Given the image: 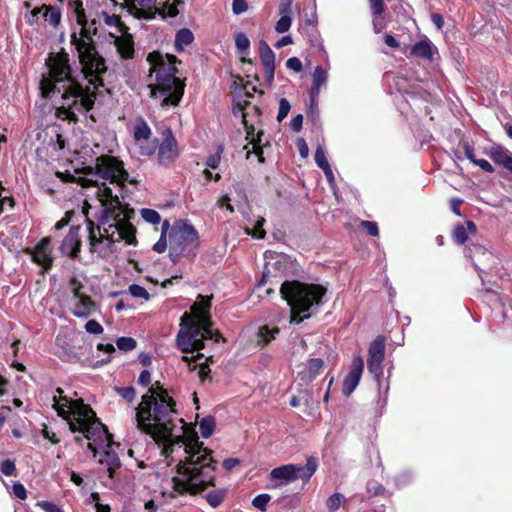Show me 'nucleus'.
I'll use <instances>...</instances> for the list:
<instances>
[{
	"instance_id": "f257e3e1",
	"label": "nucleus",
	"mask_w": 512,
	"mask_h": 512,
	"mask_svg": "<svg viewBox=\"0 0 512 512\" xmlns=\"http://www.w3.org/2000/svg\"><path fill=\"white\" fill-rule=\"evenodd\" d=\"M102 32L99 11L86 14L72 28L71 45L78 53L81 69L73 70L67 53L50 58L48 71L40 80V94L55 107V115L62 120L76 122L79 114H85L94 106L96 95L90 86L103 85L102 76L107 72L105 59L96 49L93 37Z\"/></svg>"
},
{
	"instance_id": "f03ea898",
	"label": "nucleus",
	"mask_w": 512,
	"mask_h": 512,
	"mask_svg": "<svg viewBox=\"0 0 512 512\" xmlns=\"http://www.w3.org/2000/svg\"><path fill=\"white\" fill-rule=\"evenodd\" d=\"M137 427L163 442L165 453H173L176 445L184 447L185 460L177 464L171 478L170 495L197 494L215 481V461L212 451L200 442L196 434L186 436L185 423L176 409V402L160 382H155L135 408Z\"/></svg>"
},
{
	"instance_id": "7ed1b4c3",
	"label": "nucleus",
	"mask_w": 512,
	"mask_h": 512,
	"mask_svg": "<svg viewBox=\"0 0 512 512\" xmlns=\"http://www.w3.org/2000/svg\"><path fill=\"white\" fill-rule=\"evenodd\" d=\"M53 395L52 407L58 415L65 419L70 430L79 432L89 441L88 448L93 452L94 457L100 456L99 462L105 465V475L101 477L102 484L119 494H126L131 491L130 482L125 487H119L114 481L115 474L121 463L117 453L113 450L114 442L107 427L97 418L93 409L84 403L82 399H70L63 396V390L57 388Z\"/></svg>"
},
{
	"instance_id": "20e7f679",
	"label": "nucleus",
	"mask_w": 512,
	"mask_h": 512,
	"mask_svg": "<svg viewBox=\"0 0 512 512\" xmlns=\"http://www.w3.org/2000/svg\"><path fill=\"white\" fill-rule=\"evenodd\" d=\"M126 183L136 186L139 182L134 177L130 178L123 161L110 155L97 157L83 178L84 187L95 189L94 194L102 209H106L110 204L113 210L131 209L129 204L120 200L118 194Z\"/></svg>"
},
{
	"instance_id": "39448f33",
	"label": "nucleus",
	"mask_w": 512,
	"mask_h": 512,
	"mask_svg": "<svg viewBox=\"0 0 512 512\" xmlns=\"http://www.w3.org/2000/svg\"><path fill=\"white\" fill-rule=\"evenodd\" d=\"M134 209L113 210L111 205L101 209L96 228L88 222L90 251L101 258H107L116 251L115 244L124 241L135 245L136 228L131 223Z\"/></svg>"
},
{
	"instance_id": "423d86ee",
	"label": "nucleus",
	"mask_w": 512,
	"mask_h": 512,
	"mask_svg": "<svg viewBox=\"0 0 512 512\" xmlns=\"http://www.w3.org/2000/svg\"><path fill=\"white\" fill-rule=\"evenodd\" d=\"M150 64L149 97L163 108L177 106L184 94L185 83L176 76L178 59L174 55L152 52L147 56Z\"/></svg>"
},
{
	"instance_id": "0eeeda50",
	"label": "nucleus",
	"mask_w": 512,
	"mask_h": 512,
	"mask_svg": "<svg viewBox=\"0 0 512 512\" xmlns=\"http://www.w3.org/2000/svg\"><path fill=\"white\" fill-rule=\"evenodd\" d=\"M202 313L197 321L182 327L177 334V347L182 352L199 351L205 347L206 341L218 342L221 338L220 333L212 329L209 317L204 313L211 306V299L202 295L198 296V302Z\"/></svg>"
},
{
	"instance_id": "6e6552de",
	"label": "nucleus",
	"mask_w": 512,
	"mask_h": 512,
	"mask_svg": "<svg viewBox=\"0 0 512 512\" xmlns=\"http://www.w3.org/2000/svg\"><path fill=\"white\" fill-rule=\"evenodd\" d=\"M326 290L317 284H307L298 280H283L280 293L291 307V311L307 312L318 306Z\"/></svg>"
},
{
	"instance_id": "1a4fd4ad",
	"label": "nucleus",
	"mask_w": 512,
	"mask_h": 512,
	"mask_svg": "<svg viewBox=\"0 0 512 512\" xmlns=\"http://www.w3.org/2000/svg\"><path fill=\"white\" fill-rule=\"evenodd\" d=\"M265 266L262 274V278L258 283V286L265 285L267 283L281 285V281L289 280V277L296 276L299 271V265L296 260L283 253L266 252Z\"/></svg>"
},
{
	"instance_id": "9d476101",
	"label": "nucleus",
	"mask_w": 512,
	"mask_h": 512,
	"mask_svg": "<svg viewBox=\"0 0 512 512\" xmlns=\"http://www.w3.org/2000/svg\"><path fill=\"white\" fill-rule=\"evenodd\" d=\"M70 295L67 298V307L71 314L77 318L86 319L96 311V304L92 298L84 292V285L77 277L69 280Z\"/></svg>"
},
{
	"instance_id": "9b49d317",
	"label": "nucleus",
	"mask_w": 512,
	"mask_h": 512,
	"mask_svg": "<svg viewBox=\"0 0 512 512\" xmlns=\"http://www.w3.org/2000/svg\"><path fill=\"white\" fill-rule=\"evenodd\" d=\"M170 243L186 252V258L192 259L199 248V234L188 220L177 222L170 233Z\"/></svg>"
},
{
	"instance_id": "f8f14e48",
	"label": "nucleus",
	"mask_w": 512,
	"mask_h": 512,
	"mask_svg": "<svg viewBox=\"0 0 512 512\" xmlns=\"http://www.w3.org/2000/svg\"><path fill=\"white\" fill-rule=\"evenodd\" d=\"M385 351V337L382 335L377 336L368 347L367 368L377 382L379 391L382 385Z\"/></svg>"
},
{
	"instance_id": "ddd939ff",
	"label": "nucleus",
	"mask_w": 512,
	"mask_h": 512,
	"mask_svg": "<svg viewBox=\"0 0 512 512\" xmlns=\"http://www.w3.org/2000/svg\"><path fill=\"white\" fill-rule=\"evenodd\" d=\"M121 2L128 12L137 19H153L158 11L161 0H112Z\"/></svg>"
},
{
	"instance_id": "4468645a",
	"label": "nucleus",
	"mask_w": 512,
	"mask_h": 512,
	"mask_svg": "<svg viewBox=\"0 0 512 512\" xmlns=\"http://www.w3.org/2000/svg\"><path fill=\"white\" fill-rule=\"evenodd\" d=\"M179 156L178 144L172 131L167 128L163 140L158 147V162L162 166H170Z\"/></svg>"
},
{
	"instance_id": "2eb2a0df",
	"label": "nucleus",
	"mask_w": 512,
	"mask_h": 512,
	"mask_svg": "<svg viewBox=\"0 0 512 512\" xmlns=\"http://www.w3.org/2000/svg\"><path fill=\"white\" fill-rule=\"evenodd\" d=\"M40 15L54 29H57L61 23V10L53 5H42L41 7L34 8L30 15L27 16V22L31 25L38 24Z\"/></svg>"
},
{
	"instance_id": "dca6fc26",
	"label": "nucleus",
	"mask_w": 512,
	"mask_h": 512,
	"mask_svg": "<svg viewBox=\"0 0 512 512\" xmlns=\"http://www.w3.org/2000/svg\"><path fill=\"white\" fill-rule=\"evenodd\" d=\"M26 253L32 258V261L40 265L44 271L52 267L53 257L51 249V239L43 238L33 249H26Z\"/></svg>"
},
{
	"instance_id": "f3484780",
	"label": "nucleus",
	"mask_w": 512,
	"mask_h": 512,
	"mask_svg": "<svg viewBox=\"0 0 512 512\" xmlns=\"http://www.w3.org/2000/svg\"><path fill=\"white\" fill-rule=\"evenodd\" d=\"M364 369V361L360 355L352 359L350 371L345 376L342 386L343 394L349 396L358 386Z\"/></svg>"
},
{
	"instance_id": "a211bd4d",
	"label": "nucleus",
	"mask_w": 512,
	"mask_h": 512,
	"mask_svg": "<svg viewBox=\"0 0 512 512\" xmlns=\"http://www.w3.org/2000/svg\"><path fill=\"white\" fill-rule=\"evenodd\" d=\"M80 248V227L72 226L61 243L60 251L63 255L76 259L79 256Z\"/></svg>"
},
{
	"instance_id": "6ab92c4d",
	"label": "nucleus",
	"mask_w": 512,
	"mask_h": 512,
	"mask_svg": "<svg viewBox=\"0 0 512 512\" xmlns=\"http://www.w3.org/2000/svg\"><path fill=\"white\" fill-rule=\"evenodd\" d=\"M259 57L265 70V80L267 86L270 87L274 81L275 53L264 40L259 42Z\"/></svg>"
},
{
	"instance_id": "aec40b11",
	"label": "nucleus",
	"mask_w": 512,
	"mask_h": 512,
	"mask_svg": "<svg viewBox=\"0 0 512 512\" xmlns=\"http://www.w3.org/2000/svg\"><path fill=\"white\" fill-rule=\"evenodd\" d=\"M489 158L512 174V152L502 145H493L487 152Z\"/></svg>"
},
{
	"instance_id": "412c9836",
	"label": "nucleus",
	"mask_w": 512,
	"mask_h": 512,
	"mask_svg": "<svg viewBox=\"0 0 512 512\" xmlns=\"http://www.w3.org/2000/svg\"><path fill=\"white\" fill-rule=\"evenodd\" d=\"M109 35L114 39L115 47L121 58L130 59L134 56V41L130 34L119 36L109 32Z\"/></svg>"
},
{
	"instance_id": "4be33fe9",
	"label": "nucleus",
	"mask_w": 512,
	"mask_h": 512,
	"mask_svg": "<svg viewBox=\"0 0 512 512\" xmlns=\"http://www.w3.org/2000/svg\"><path fill=\"white\" fill-rule=\"evenodd\" d=\"M318 466V459L314 456L308 457L304 466L294 464L295 480L300 479L304 484H306L315 474Z\"/></svg>"
},
{
	"instance_id": "5701e85b",
	"label": "nucleus",
	"mask_w": 512,
	"mask_h": 512,
	"mask_svg": "<svg viewBox=\"0 0 512 512\" xmlns=\"http://www.w3.org/2000/svg\"><path fill=\"white\" fill-rule=\"evenodd\" d=\"M270 478L280 481L277 486L286 485L295 481L294 464H286L272 469Z\"/></svg>"
},
{
	"instance_id": "b1692460",
	"label": "nucleus",
	"mask_w": 512,
	"mask_h": 512,
	"mask_svg": "<svg viewBox=\"0 0 512 512\" xmlns=\"http://www.w3.org/2000/svg\"><path fill=\"white\" fill-rule=\"evenodd\" d=\"M465 255L472 260V264L478 272H482L478 262L483 263L482 259H490L492 257L491 253L483 246L473 243L466 248Z\"/></svg>"
},
{
	"instance_id": "393cba45",
	"label": "nucleus",
	"mask_w": 512,
	"mask_h": 512,
	"mask_svg": "<svg viewBox=\"0 0 512 512\" xmlns=\"http://www.w3.org/2000/svg\"><path fill=\"white\" fill-rule=\"evenodd\" d=\"M476 233V225L473 221L467 220L465 225L462 223H458L455 225L452 231V239L458 245H463L467 239L469 234Z\"/></svg>"
},
{
	"instance_id": "a878e982",
	"label": "nucleus",
	"mask_w": 512,
	"mask_h": 512,
	"mask_svg": "<svg viewBox=\"0 0 512 512\" xmlns=\"http://www.w3.org/2000/svg\"><path fill=\"white\" fill-rule=\"evenodd\" d=\"M324 362L321 358L309 359L303 371L299 372L301 379L306 382L313 381L321 372Z\"/></svg>"
},
{
	"instance_id": "bb28decb",
	"label": "nucleus",
	"mask_w": 512,
	"mask_h": 512,
	"mask_svg": "<svg viewBox=\"0 0 512 512\" xmlns=\"http://www.w3.org/2000/svg\"><path fill=\"white\" fill-rule=\"evenodd\" d=\"M433 43L425 38L415 43L411 48V54L418 58H423L426 60H432L433 58Z\"/></svg>"
},
{
	"instance_id": "cd10ccee",
	"label": "nucleus",
	"mask_w": 512,
	"mask_h": 512,
	"mask_svg": "<svg viewBox=\"0 0 512 512\" xmlns=\"http://www.w3.org/2000/svg\"><path fill=\"white\" fill-rule=\"evenodd\" d=\"M280 330L278 327H270L269 325H263L258 328L256 334V343L261 347L267 346L272 340L276 338Z\"/></svg>"
},
{
	"instance_id": "c85d7f7f",
	"label": "nucleus",
	"mask_w": 512,
	"mask_h": 512,
	"mask_svg": "<svg viewBox=\"0 0 512 512\" xmlns=\"http://www.w3.org/2000/svg\"><path fill=\"white\" fill-rule=\"evenodd\" d=\"M327 79H328L327 71L321 66H316L314 73H313V83H312V89H311V97L312 98H314L315 96H317L319 94L321 87L327 83Z\"/></svg>"
},
{
	"instance_id": "c756f323",
	"label": "nucleus",
	"mask_w": 512,
	"mask_h": 512,
	"mask_svg": "<svg viewBox=\"0 0 512 512\" xmlns=\"http://www.w3.org/2000/svg\"><path fill=\"white\" fill-rule=\"evenodd\" d=\"M194 40L193 33L188 28L180 29L175 36V48L180 52L185 46L190 45Z\"/></svg>"
},
{
	"instance_id": "7c9ffc66",
	"label": "nucleus",
	"mask_w": 512,
	"mask_h": 512,
	"mask_svg": "<svg viewBox=\"0 0 512 512\" xmlns=\"http://www.w3.org/2000/svg\"><path fill=\"white\" fill-rule=\"evenodd\" d=\"M102 25H106L107 27H113L116 29V33H121L123 30V23L119 16L115 14H109L108 12L101 10L99 11Z\"/></svg>"
},
{
	"instance_id": "2f4dec72",
	"label": "nucleus",
	"mask_w": 512,
	"mask_h": 512,
	"mask_svg": "<svg viewBox=\"0 0 512 512\" xmlns=\"http://www.w3.org/2000/svg\"><path fill=\"white\" fill-rule=\"evenodd\" d=\"M151 135V129L145 120L140 119L136 122L134 128V138L136 141L148 140Z\"/></svg>"
},
{
	"instance_id": "473e14b6",
	"label": "nucleus",
	"mask_w": 512,
	"mask_h": 512,
	"mask_svg": "<svg viewBox=\"0 0 512 512\" xmlns=\"http://www.w3.org/2000/svg\"><path fill=\"white\" fill-rule=\"evenodd\" d=\"M215 419L211 416H207L201 419L199 422V431L203 438H209L215 430Z\"/></svg>"
},
{
	"instance_id": "72a5a7b5",
	"label": "nucleus",
	"mask_w": 512,
	"mask_h": 512,
	"mask_svg": "<svg viewBox=\"0 0 512 512\" xmlns=\"http://www.w3.org/2000/svg\"><path fill=\"white\" fill-rule=\"evenodd\" d=\"M178 3H181V1L174 0L173 3H168V1H166L164 3L161 2L160 4H162V7L158 6V11L156 14H160L163 17H171V18L176 17L179 13L178 7H177Z\"/></svg>"
},
{
	"instance_id": "f704fd0d",
	"label": "nucleus",
	"mask_w": 512,
	"mask_h": 512,
	"mask_svg": "<svg viewBox=\"0 0 512 512\" xmlns=\"http://www.w3.org/2000/svg\"><path fill=\"white\" fill-rule=\"evenodd\" d=\"M69 8L76 24L80 23L87 14L81 0H69Z\"/></svg>"
},
{
	"instance_id": "c9c22d12",
	"label": "nucleus",
	"mask_w": 512,
	"mask_h": 512,
	"mask_svg": "<svg viewBox=\"0 0 512 512\" xmlns=\"http://www.w3.org/2000/svg\"><path fill=\"white\" fill-rule=\"evenodd\" d=\"M235 45L240 55L249 54L250 40L245 33L240 32L235 36Z\"/></svg>"
},
{
	"instance_id": "e433bc0d",
	"label": "nucleus",
	"mask_w": 512,
	"mask_h": 512,
	"mask_svg": "<svg viewBox=\"0 0 512 512\" xmlns=\"http://www.w3.org/2000/svg\"><path fill=\"white\" fill-rule=\"evenodd\" d=\"M266 220L263 217H258L254 224L253 230H250L249 228L246 229V234L251 235L253 238L256 239H264L266 232L263 229V226L265 224Z\"/></svg>"
},
{
	"instance_id": "4c0bfd02",
	"label": "nucleus",
	"mask_w": 512,
	"mask_h": 512,
	"mask_svg": "<svg viewBox=\"0 0 512 512\" xmlns=\"http://www.w3.org/2000/svg\"><path fill=\"white\" fill-rule=\"evenodd\" d=\"M116 345L119 350L128 352V351H132L133 349L136 348L137 342L132 337H119L116 340Z\"/></svg>"
},
{
	"instance_id": "58836bf2",
	"label": "nucleus",
	"mask_w": 512,
	"mask_h": 512,
	"mask_svg": "<svg viewBox=\"0 0 512 512\" xmlns=\"http://www.w3.org/2000/svg\"><path fill=\"white\" fill-rule=\"evenodd\" d=\"M141 216L147 223L153 225L159 224L161 222L160 214L154 209L143 208L141 210Z\"/></svg>"
},
{
	"instance_id": "ea45409f",
	"label": "nucleus",
	"mask_w": 512,
	"mask_h": 512,
	"mask_svg": "<svg viewBox=\"0 0 512 512\" xmlns=\"http://www.w3.org/2000/svg\"><path fill=\"white\" fill-rule=\"evenodd\" d=\"M223 151V145H217L216 152L207 158L206 165L212 169H217L221 162V156Z\"/></svg>"
},
{
	"instance_id": "a19ab883",
	"label": "nucleus",
	"mask_w": 512,
	"mask_h": 512,
	"mask_svg": "<svg viewBox=\"0 0 512 512\" xmlns=\"http://www.w3.org/2000/svg\"><path fill=\"white\" fill-rule=\"evenodd\" d=\"M115 390L119 396L129 403L135 399L136 391L133 386L115 387Z\"/></svg>"
},
{
	"instance_id": "79ce46f5",
	"label": "nucleus",
	"mask_w": 512,
	"mask_h": 512,
	"mask_svg": "<svg viewBox=\"0 0 512 512\" xmlns=\"http://www.w3.org/2000/svg\"><path fill=\"white\" fill-rule=\"evenodd\" d=\"M271 497L269 494L263 493L254 497L252 500V505L259 509L260 511H266V507L270 501Z\"/></svg>"
},
{
	"instance_id": "37998d69",
	"label": "nucleus",
	"mask_w": 512,
	"mask_h": 512,
	"mask_svg": "<svg viewBox=\"0 0 512 512\" xmlns=\"http://www.w3.org/2000/svg\"><path fill=\"white\" fill-rule=\"evenodd\" d=\"M114 481L119 487H125L127 485V482H130L131 485V491L129 493H126L125 495H129L133 491V481L132 477L128 472L122 473L117 472L114 477Z\"/></svg>"
},
{
	"instance_id": "c03bdc74",
	"label": "nucleus",
	"mask_w": 512,
	"mask_h": 512,
	"mask_svg": "<svg viewBox=\"0 0 512 512\" xmlns=\"http://www.w3.org/2000/svg\"><path fill=\"white\" fill-rule=\"evenodd\" d=\"M344 496L340 493L332 494L326 502V506L329 511H336L344 500Z\"/></svg>"
},
{
	"instance_id": "a18cd8bd",
	"label": "nucleus",
	"mask_w": 512,
	"mask_h": 512,
	"mask_svg": "<svg viewBox=\"0 0 512 512\" xmlns=\"http://www.w3.org/2000/svg\"><path fill=\"white\" fill-rule=\"evenodd\" d=\"M314 159H315L317 166L320 169L323 170V169H326L327 167H330L328 160L326 158V155H325V151L321 146L317 147V149L315 151Z\"/></svg>"
},
{
	"instance_id": "49530a36",
	"label": "nucleus",
	"mask_w": 512,
	"mask_h": 512,
	"mask_svg": "<svg viewBox=\"0 0 512 512\" xmlns=\"http://www.w3.org/2000/svg\"><path fill=\"white\" fill-rule=\"evenodd\" d=\"M207 502L214 508L218 507L224 500L222 491H211L206 495Z\"/></svg>"
},
{
	"instance_id": "de8ad7c7",
	"label": "nucleus",
	"mask_w": 512,
	"mask_h": 512,
	"mask_svg": "<svg viewBox=\"0 0 512 512\" xmlns=\"http://www.w3.org/2000/svg\"><path fill=\"white\" fill-rule=\"evenodd\" d=\"M292 24V18L291 16H280L279 20L276 22L275 30L278 33H285L287 32Z\"/></svg>"
},
{
	"instance_id": "09e8293b",
	"label": "nucleus",
	"mask_w": 512,
	"mask_h": 512,
	"mask_svg": "<svg viewBox=\"0 0 512 512\" xmlns=\"http://www.w3.org/2000/svg\"><path fill=\"white\" fill-rule=\"evenodd\" d=\"M290 109H291V105H290L289 101L286 98H282L279 101V109H278V114H277V121L278 122L283 121L287 117Z\"/></svg>"
},
{
	"instance_id": "8fccbe9b",
	"label": "nucleus",
	"mask_w": 512,
	"mask_h": 512,
	"mask_svg": "<svg viewBox=\"0 0 512 512\" xmlns=\"http://www.w3.org/2000/svg\"><path fill=\"white\" fill-rule=\"evenodd\" d=\"M129 292L135 298H143V299L149 298L148 291L143 286H140L138 284L130 285Z\"/></svg>"
},
{
	"instance_id": "3c124183",
	"label": "nucleus",
	"mask_w": 512,
	"mask_h": 512,
	"mask_svg": "<svg viewBox=\"0 0 512 512\" xmlns=\"http://www.w3.org/2000/svg\"><path fill=\"white\" fill-rule=\"evenodd\" d=\"M85 330L89 334L99 335L102 334L104 329L102 325L96 320H89L85 324Z\"/></svg>"
},
{
	"instance_id": "603ef678",
	"label": "nucleus",
	"mask_w": 512,
	"mask_h": 512,
	"mask_svg": "<svg viewBox=\"0 0 512 512\" xmlns=\"http://www.w3.org/2000/svg\"><path fill=\"white\" fill-rule=\"evenodd\" d=\"M263 135V131H259L257 133V138H253L251 143L253 144V152L257 155L258 161L260 163L264 162L263 149L259 146L261 142V136Z\"/></svg>"
},
{
	"instance_id": "864d4df0",
	"label": "nucleus",
	"mask_w": 512,
	"mask_h": 512,
	"mask_svg": "<svg viewBox=\"0 0 512 512\" xmlns=\"http://www.w3.org/2000/svg\"><path fill=\"white\" fill-rule=\"evenodd\" d=\"M360 226L372 237H377L379 235L378 225L374 221H361Z\"/></svg>"
},
{
	"instance_id": "5fc2aeb1",
	"label": "nucleus",
	"mask_w": 512,
	"mask_h": 512,
	"mask_svg": "<svg viewBox=\"0 0 512 512\" xmlns=\"http://www.w3.org/2000/svg\"><path fill=\"white\" fill-rule=\"evenodd\" d=\"M169 257L173 263H177L181 257H186V252L179 246H174L170 243Z\"/></svg>"
},
{
	"instance_id": "6e6d98bb",
	"label": "nucleus",
	"mask_w": 512,
	"mask_h": 512,
	"mask_svg": "<svg viewBox=\"0 0 512 512\" xmlns=\"http://www.w3.org/2000/svg\"><path fill=\"white\" fill-rule=\"evenodd\" d=\"M36 506L40 507L45 512H64L60 506L51 501H38Z\"/></svg>"
},
{
	"instance_id": "4d7b16f0",
	"label": "nucleus",
	"mask_w": 512,
	"mask_h": 512,
	"mask_svg": "<svg viewBox=\"0 0 512 512\" xmlns=\"http://www.w3.org/2000/svg\"><path fill=\"white\" fill-rule=\"evenodd\" d=\"M369 4L373 17H379L385 10L383 0H369Z\"/></svg>"
},
{
	"instance_id": "13d9d810",
	"label": "nucleus",
	"mask_w": 512,
	"mask_h": 512,
	"mask_svg": "<svg viewBox=\"0 0 512 512\" xmlns=\"http://www.w3.org/2000/svg\"><path fill=\"white\" fill-rule=\"evenodd\" d=\"M157 142H158L157 139H155L151 143L140 144V146H139L140 154L144 155V156H151L152 154H154V152L157 148Z\"/></svg>"
},
{
	"instance_id": "bf43d9fd",
	"label": "nucleus",
	"mask_w": 512,
	"mask_h": 512,
	"mask_svg": "<svg viewBox=\"0 0 512 512\" xmlns=\"http://www.w3.org/2000/svg\"><path fill=\"white\" fill-rule=\"evenodd\" d=\"M286 67L295 73H299L303 69L301 60L298 57H291L286 61Z\"/></svg>"
},
{
	"instance_id": "052dcab7",
	"label": "nucleus",
	"mask_w": 512,
	"mask_h": 512,
	"mask_svg": "<svg viewBox=\"0 0 512 512\" xmlns=\"http://www.w3.org/2000/svg\"><path fill=\"white\" fill-rule=\"evenodd\" d=\"M1 472L6 476H12L16 470L15 463L9 459L2 461L0 465Z\"/></svg>"
},
{
	"instance_id": "680f3d73",
	"label": "nucleus",
	"mask_w": 512,
	"mask_h": 512,
	"mask_svg": "<svg viewBox=\"0 0 512 512\" xmlns=\"http://www.w3.org/2000/svg\"><path fill=\"white\" fill-rule=\"evenodd\" d=\"M12 492L15 495V497L19 498L20 500H25L27 498L26 488L20 482H15L13 484Z\"/></svg>"
},
{
	"instance_id": "e2e57ef3",
	"label": "nucleus",
	"mask_w": 512,
	"mask_h": 512,
	"mask_svg": "<svg viewBox=\"0 0 512 512\" xmlns=\"http://www.w3.org/2000/svg\"><path fill=\"white\" fill-rule=\"evenodd\" d=\"M248 9V5L246 0H233L232 2V11L235 15H240L246 12Z\"/></svg>"
},
{
	"instance_id": "0e129e2a",
	"label": "nucleus",
	"mask_w": 512,
	"mask_h": 512,
	"mask_svg": "<svg viewBox=\"0 0 512 512\" xmlns=\"http://www.w3.org/2000/svg\"><path fill=\"white\" fill-rule=\"evenodd\" d=\"M293 0H280L279 14L280 16H290L292 12Z\"/></svg>"
},
{
	"instance_id": "69168bd1",
	"label": "nucleus",
	"mask_w": 512,
	"mask_h": 512,
	"mask_svg": "<svg viewBox=\"0 0 512 512\" xmlns=\"http://www.w3.org/2000/svg\"><path fill=\"white\" fill-rule=\"evenodd\" d=\"M302 125H303V115L302 114H298V115L294 116L290 121V128L294 132H300L302 129Z\"/></svg>"
},
{
	"instance_id": "338daca9",
	"label": "nucleus",
	"mask_w": 512,
	"mask_h": 512,
	"mask_svg": "<svg viewBox=\"0 0 512 512\" xmlns=\"http://www.w3.org/2000/svg\"><path fill=\"white\" fill-rule=\"evenodd\" d=\"M167 249L166 236L160 235L159 240L153 245V250L157 253H163Z\"/></svg>"
},
{
	"instance_id": "774afa93",
	"label": "nucleus",
	"mask_w": 512,
	"mask_h": 512,
	"mask_svg": "<svg viewBox=\"0 0 512 512\" xmlns=\"http://www.w3.org/2000/svg\"><path fill=\"white\" fill-rule=\"evenodd\" d=\"M297 148L299 150V154L302 158H306L309 154V148L304 138H299L297 140Z\"/></svg>"
}]
</instances>
